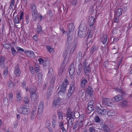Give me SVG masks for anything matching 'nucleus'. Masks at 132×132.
<instances>
[{
    "instance_id": "30",
    "label": "nucleus",
    "mask_w": 132,
    "mask_h": 132,
    "mask_svg": "<svg viewBox=\"0 0 132 132\" xmlns=\"http://www.w3.org/2000/svg\"><path fill=\"white\" fill-rule=\"evenodd\" d=\"M101 126L102 129L104 130L105 132H110V130L109 128L104 123L102 124Z\"/></svg>"
},
{
    "instance_id": "17",
    "label": "nucleus",
    "mask_w": 132,
    "mask_h": 132,
    "mask_svg": "<svg viewBox=\"0 0 132 132\" xmlns=\"http://www.w3.org/2000/svg\"><path fill=\"white\" fill-rule=\"evenodd\" d=\"M75 115V113L72 111H71L70 110L68 109L67 113V119L68 118H71L73 117Z\"/></svg>"
},
{
    "instance_id": "41",
    "label": "nucleus",
    "mask_w": 132,
    "mask_h": 132,
    "mask_svg": "<svg viewBox=\"0 0 132 132\" xmlns=\"http://www.w3.org/2000/svg\"><path fill=\"white\" fill-rule=\"evenodd\" d=\"M82 58V53L81 52H78L77 57L76 58V60L78 61L79 62L81 60Z\"/></svg>"
},
{
    "instance_id": "61",
    "label": "nucleus",
    "mask_w": 132,
    "mask_h": 132,
    "mask_svg": "<svg viewBox=\"0 0 132 132\" xmlns=\"http://www.w3.org/2000/svg\"><path fill=\"white\" fill-rule=\"evenodd\" d=\"M119 16H116L115 15H114V22H117L119 21Z\"/></svg>"
},
{
    "instance_id": "42",
    "label": "nucleus",
    "mask_w": 132,
    "mask_h": 132,
    "mask_svg": "<svg viewBox=\"0 0 132 132\" xmlns=\"http://www.w3.org/2000/svg\"><path fill=\"white\" fill-rule=\"evenodd\" d=\"M51 123L49 122H47L46 124V126L48 128L50 132H52V128L50 127Z\"/></svg>"
},
{
    "instance_id": "37",
    "label": "nucleus",
    "mask_w": 132,
    "mask_h": 132,
    "mask_svg": "<svg viewBox=\"0 0 132 132\" xmlns=\"http://www.w3.org/2000/svg\"><path fill=\"white\" fill-rule=\"evenodd\" d=\"M43 77V75L42 72H40L37 75V79L38 82H40L41 81Z\"/></svg>"
},
{
    "instance_id": "6",
    "label": "nucleus",
    "mask_w": 132,
    "mask_h": 132,
    "mask_svg": "<svg viewBox=\"0 0 132 132\" xmlns=\"http://www.w3.org/2000/svg\"><path fill=\"white\" fill-rule=\"evenodd\" d=\"M94 18L93 16H90L88 17V20L90 23L89 27L90 30H95V27L93 26L94 23Z\"/></svg>"
},
{
    "instance_id": "63",
    "label": "nucleus",
    "mask_w": 132,
    "mask_h": 132,
    "mask_svg": "<svg viewBox=\"0 0 132 132\" xmlns=\"http://www.w3.org/2000/svg\"><path fill=\"white\" fill-rule=\"evenodd\" d=\"M16 49L18 51L20 52H21V51L23 52L24 51L23 49L19 47H17Z\"/></svg>"
},
{
    "instance_id": "21",
    "label": "nucleus",
    "mask_w": 132,
    "mask_h": 132,
    "mask_svg": "<svg viewBox=\"0 0 132 132\" xmlns=\"http://www.w3.org/2000/svg\"><path fill=\"white\" fill-rule=\"evenodd\" d=\"M5 58L4 56H0V65L2 68H3L5 67L4 62Z\"/></svg>"
},
{
    "instance_id": "28",
    "label": "nucleus",
    "mask_w": 132,
    "mask_h": 132,
    "mask_svg": "<svg viewBox=\"0 0 132 132\" xmlns=\"http://www.w3.org/2000/svg\"><path fill=\"white\" fill-rule=\"evenodd\" d=\"M86 110L88 113H90L94 110L93 105L91 104H89L87 107Z\"/></svg>"
},
{
    "instance_id": "3",
    "label": "nucleus",
    "mask_w": 132,
    "mask_h": 132,
    "mask_svg": "<svg viewBox=\"0 0 132 132\" xmlns=\"http://www.w3.org/2000/svg\"><path fill=\"white\" fill-rule=\"evenodd\" d=\"M87 63L86 62H84L83 67L85 74L86 76H89L91 71V69L89 67V65H87Z\"/></svg>"
},
{
    "instance_id": "39",
    "label": "nucleus",
    "mask_w": 132,
    "mask_h": 132,
    "mask_svg": "<svg viewBox=\"0 0 132 132\" xmlns=\"http://www.w3.org/2000/svg\"><path fill=\"white\" fill-rule=\"evenodd\" d=\"M66 87L64 86H62V85H61L60 87V89H61V90L60 91L58 92V94L60 95V94H62L63 95L64 94V91L65 90Z\"/></svg>"
},
{
    "instance_id": "22",
    "label": "nucleus",
    "mask_w": 132,
    "mask_h": 132,
    "mask_svg": "<svg viewBox=\"0 0 132 132\" xmlns=\"http://www.w3.org/2000/svg\"><path fill=\"white\" fill-rule=\"evenodd\" d=\"M51 79L50 83V87L52 88H53L54 85V82L56 76L53 75Z\"/></svg>"
},
{
    "instance_id": "16",
    "label": "nucleus",
    "mask_w": 132,
    "mask_h": 132,
    "mask_svg": "<svg viewBox=\"0 0 132 132\" xmlns=\"http://www.w3.org/2000/svg\"><path fill=\"white\" fill-rule=\"evenodd\" d=\"M123 99L122 95H118L112 98V100L114 102H118Z\"/></svg>"
},
{
    "instance_id": "49",
    "label": "nucleus",
    "mask_w": 132,
    "mask_h": 132,
    "mask_svg": "<svg viewBox=\"0 0 132 132\" xmlns=\"http://www.w3.org/2000/svg\"><path fill=\"white\" fill-rule=\"evenodd\" d=\"M9 101H12L13 100V94L12 93L10 92L9 94Z\"/></svg>"
},
{
    "instance_id": "15",
    "label": "nucleus",
    "mask_w": 132,
    "mask_h": 132,
    "mask_svg": "<svg viewBox=\"0 0 132 132\" xmlns=\"http://www.w3.org/2000/svg\"><path fill=\"white\" fill-rule=\"evenodd\" d=\"M106 111V109L102 110L100 108H98L97 110L98 114L101 116L106 115L107 114Z\"/></svg>"
},
{
    "instance_id": "1",
    "label": "nucleus",
    "mask_w": 132,
    "mask_h": 132,
    "mask_svg": "<svg viewBox=\"0 0 132 132\" xmlns=\"http://www.w3.org/2000/svg\"><path fill=\"white\" fill-rule=\"evenodd\" d=\"M31 8L32 18L34 20L36 21L37 20V17L38 16L36 6L35 4H32L31 6Z\"/></svg>"
},
{
    "instance_id": "9",
    "label": "nucleus",
    "mask_w": 132,
    "mask_h": 132,
    "mask_svg": "<svg viewBox=\"0 0 132 132\" xmlns=\"http://www.w3.org/2000/svg\"><path fill=\"white\" fill-rule=\"evenodd\" d=\"M62 103L63 100L59 97L55 98L53 101V104L55 106L60 105Z\"/></svg>"
},
{
    "instance_id": "25",
    "label": "nucleus",
    "mask_w": 132,
    "mask_h": 132,
    "mask_svg": "<svg viewBox=\"0 0 132 132\" xmlns=\"http://www.w3.org/2000/svg\"><path fill=\"white\" fill-rule=\"evenodd\" d=\"M122 10L121 8L117 9L114 15L116 16H120L122 14Z\"/></svg>"
},
{
    "instance_id": "57",
    "label": "nucleus",
    "mask_w": 132,
    "mask_h": 132,
    "mask_svg": "<svg viewBox=\"0 0 132 132\" xmlns=\"http://www.w3.org/2000/svg\"><path fill=\"white\" fill-rule=\"evenodd\" d=\"M67 82V80L65 79L64 81L63 82L62 84L61 85L62 86H64L65 87H66L68 84Z\"/></svg>"
},
{
    "instance_id": "55",
    "label": "nucleus",
    "mask_w": 132,
    "mask_h": 132,
    "mask_svg": "<svg viewBox=\"0 0 132 132\" xmlns=\"http://www.w3.org/2000/svg\"><path fill=\"white\" fill-rule=\"evenodd\" d=\"M74 85H72L70 86V88L68 90L69 91L71 92H73L74 90Z\"/></svg>"
},
{
    "instance_id": "18",
    "label": "nucleus",
    "mask_w": 132,
    "mask_h": 132,
    "mask_svg": "<svg viewBox=\"0 0 132 132\" xmlns=\"http://www.w3.org/2000/svg\"><path fill=\"white\" fill-rule=\"evenodd\" d=\"M68 28L69 31V32L73 33L75 28L74 26L73 23H69L68 26Z\"/></svg>"
},
{
    "instance_id": "51",
    "label": "nucleus",
    "mask_w": 132,
    "mask_h": 132,
    "mask_svg": "<svg viewBox=\"0 0 132 132\" xmlns=\"http://www.w3.org/2000/svg\"><path fill=\"white\" fill-rule=\"evenodd\" d=\"M12 53L13 56L17 54V52L14 47H12L11 48Z\"/></svg>"
},
{
    "instance_id": "27",
    "label": "nucleus",
    "mask_w": 132,
    "mask_h": 132,
    "mask_svg": "<svg viewBox=\"0 0 132 132\" xmlns=\"http://www.w3.org/2000/svg\"><path fill=\"white\" fill-rule=\"evenodd\" d=\"M95 8L94 9V7H91L90 9H89V12L90 13V14H93L94 15H96L97 13V12H98V11H96V10H95Z\"/></svg>"
},
{
    "instance_id": "2",
    "label": "nucleus",
    "mask_w": 132,
    "mask_h": 132,
    "mask_svg": "<svg viewBox=\"0 0 132 132\" xmlns=\"http://www.w3.org/2000/svg\"><path fill=\"white\" fill-rule=\"evenodd\" d=\"M18 112L25 115H28L30 113V110L29 108L21 107L18 109Z\"/></svg>"
},
{
    "instance_id": "48",
    "label": "nucleus",
    "mask_w": 132,
    "mask_h": 132,
    "mask_svg": "<svg viewBox=\"0 0 132 132\" xmlns=\"http://www.w3.org/2000/svg\"><path fill=\"white\" fill-rule=\"evenodd\" d=\"M24 103L26 104H28L29 102V98L26 96H24L23 99Z\"/></svg>"
},
{
    "instance_id": "32",
    "label": "nucleus",
    "mask_w": 132,
    "mask_h": 132,
    "mask_svg": "<svg viewBox=\"0 0 132 132\" xmlns=\"http://www.w3.org/2000/svg\"><path fill=\"white\" fill-rule=\"evenodd\" d=\"M108 35H104L101 38V41L103 44L105 43L107 40Z\"/></svg>"
},
{
    "instance_id": "31",
    "label": "nucleus",
    "mask_w": 132,
    "mask_h": 132,
    "mask_svg": "<svg viewBox=\"0 0 132 132\" xmlns=\"http://www.w3.org/2000/svg\"><path fill=\"white\" fill-rule=\"evenodd\" d=\"M86 93L91 96L93 93V90L90 87H88L86 91Z\"/></svg>"
},
{
    "instance_id": "35",
    "label": "nucleus",
    "mask_w": 132,
    "mask_h": 132,
    "mask_svg": "<svg viewBox=\"0 0 132 132\" xmlns=\"http://www.w3.org/2000/svg\"><path fill=\"white\" fill-rule=\"evenodd\" d=\"M53 69L52 68H50L48 69V72L47 74L48 77L49 78H51L53 76Z\"/></svg>"
},
{
    "instance_id": "50",
    "label": "nucleus",
    "mask_w": 132,
    "mask_h": 132,
    "mask_svg": "<svg viewBox=\"0 0 132 132\" xmlns=\"http://www.w3.org/2000/svg\"><path fill=\"white\" fill-rule=\"evenodd\" d=\"M44 103L42 102H41L38 105V109L43 110Z\"/></svg>"
},
{
    "instance_id": "5",
    "label": "nucleus",
    "mask_w": 132,
    "mask_h": 132,
    "mask_svg": "<svg viewBox=\"0 0 132 132\" xmlns=\"http://www.w3.org/2000/svg\"><path fill=\"white\" fill-rule=\"evenodd\" d=\"M94 31L95 30H90V32L87 38L86 41L87 44H89L93 42V39L92 37L94 32Z\"/></svg>"
},
{
    "instance_id": "45",
    "label": "nucleus",
    "mask_w": 132,
    "mask_h": 132,
    "mask_svg": "<svg viewBox=\"0 0 132 132\" xmlns=\"http://www.w3.org/2000/svg\"><path fill=\"white\" fill-rule=\"evenodd\" d=\"M98 48V46H94L92 47L91 48V50L90 51L91 53L93 54L94 52L96 51Z\"/></svg>"
},
{
    "instance_id": "12",
    "label": "nucleus",
    "mask_w": 132,
    "mask_h": 132,
    "mask_svg": "<svg viewBox=\"0 0 132 132\" xmlns=\"http://www.w3.org/2000/svg\"><path fill=\"white\" fill-rule=\"evenodd\" d=\"M69 73L71 78L73 77L75 75V68L73 64L71 65L70 66L69 70Z\"/></svg>"
},
{
    "instance_id": "46",
    "label": "nucleus",
    "mask_w": 132,
    "mask_h": 132,
    "mask_svg": "<svg viewBox=\"0 0 132 132\" xmlns=\"http://www.w3.org/2000/svg\"><path fill=\"white\" fill-rule=\"evenodd\" d=\"M76 47V44L75 43H72L71 46V52L73 53L75 50Z\"/></svg>"
},
{
    "instance_id": "19",
    "label": "nucleus",
    "mask_w": 132,
    "mask_h": 132,
    "mask_svg": "<svg viewBox=\"0 0 132 132\" xmlns=\"http://www.w3.org/2000/svg\"><path fill=\"white\" fill-rule=\"evenodd\" d=\"M117 113V111L115 110H111L107 112V114L109 116H114Z\"/></svg>"
},
{
    "instance_id": "14",
    "label": "nucleus",
    "mask_w": 132,
    "mask_h": 132,
    "mask_svg": "<svg viewBox=\"0 0 132 132\" xmlns=\"http://www.w3.org/2000/svg\"><path fill=\"white\" fill-rule=\"evenodd\" d=\"M14 73L16 76L19 77L21 75V71L19 69L18 66L17 65L15 67L14 71Z\"/></svg>"
},
{
    "instance_id": "26",
    "label": "nucleus",
    "mask_w": 132,
    "mask_h": 132,
    "mask_svg": "<svg viewBox=\"0 0 132 132\" xmlns=\"http://www.w3.org/2000/svg\"><path fill=\"white\" fill-rule=\"evenodd\" d=\"M16 98L17 101L18 102H20L22 100V98L20 91H18L16 93Z\"/></svg>"
},
{
    "instance_id": "8",
    "label": "nucleus",
    "mask_w": 132,
    "mask_h": 132,
    "mask_svg": "<svg viewBox=\"0 0 132 132\" xmlns=\"http://www.w3.org/2000/svg\"><path fill=\"white\" fill-rule=\"evenodd\" d=\"M65 62L63 63L62 64L60 67V69L59 70L58 73V75L59 76H61L63 72L65 70V66L66 64Z\"/></svg>"
},
{
    "instance_id": "29",
    "label": "nucleus",
    "mask_w": 132,
    "mask_h": 132,
    "mask_svg": "<svg viewBox=\"0 0 132 132\" xmlns=\"http://www.w3.org/2000/svg\"><path fill=\"white\" fill-rule=\"evenodd\" d=\"M53 88H52L50 87L48 88L47 91V96L48 98H49L51 97V95L53 92Z\"/></svg>"
},
{
    "instance_id": "7",
    "label": "nucleus",
    "mask_w": 132,
    "mask_h": 132,
    "mask_svg": "<svg viewBox=\"0 0 132 132\" xmlns=\"http://www.w3.org/2000/svg\"><path fill=\"white\" fill-rule=\"evenodd\" d=\"M73 33L68 32L67 33V43L66 44L67 46H68L70 45L73 39Z\"/></svg>"
},
{
    "instance_id": "13",
    "label": "nucleus",
    "mask_w": 132,
    "mask_h": 132,
    "mask_svg": "<svg viewBox=\"0 0 132 132\" xmlns=\"http://www.w3.org/2000/svg\"><path fill=\"white\" fill-rule=\"evenodd\" d=\"M114 102L112 100V98L111 99L110 98H106L104 99V103L105 105L111 106V104Z\"/></svg>"
},
{
    "instance_id": "59",
    "label": "nucleus",
    "mask_w": 132,
    "mask_h": 132,
    "mask_svg": "<svg viewBox=\"0 0 132 132\" xmlns=\"http://www.w3.org/2000/svg\"><path fill=\"white\" fill-rule=\"evenodd\" d=\"M4 47L6 49H8L10 48V45L8 43H5L3 45Z\"/></svg>"
},
{
    "instance_id": "56",
    "label": "nucleus",
    "mask_w": 132,
    "mask_h": 132,
    "mask_svg": "<svg viewBox=\"0 0 132 132\" xmlns=\"http://www.w3.org/2000/svg\"><path fill=\"white\" fill-rule=\"evenodd\" d=\"M35 70L36 73L38 72L39 71V66L36 64L35 65Z\"/></svg>"
},
{
    "instance_id": "64",
    "label": "nucleus",
    "mask_w": 132,
    "mask_h": 132,
    "mask_svg": "<svg viewBox=\"0 0 132 132\" xmlns=\"http://www.w3.org/2000/svg\"><path fill=\"white\" fill-rule=\"evenodd\" d=\"M89 132H95V130L94 127H90L89 129Z\"/></svg>"
},
{
    "instance_id": "4",
    "label": "nucleus",
    "mask_w": 132,
    "mask_h": 132,
    "mask_svg": "<svg viewBox=\"0 0 132 132\" xmlns=\"http://www.w3.org/2000/svg\"><path fill=\"white\" fill-rule=\"evenodd\" d=\"M29 91L31 100L34 101L36 100L37 97L36 90L33 88H31L30 89Z\"/></svg>"
},
{
    "instance_id": "44",
    "label": "nucleus",
    "mask_w": 132,
    "mask_h": 132,
    "mask_svg": "<svg viewBox=\"0 0 132 132\" xmlns=\"http://www.w3.org/2000/svg\"><path fill=\"white\" fill-rule=\"evenodd\" d=\"M69 119H67L68 120V124L67 125L68 126L72 125V124L73 122V118H69Z\"/></svg>"
},
{
    "instance_id": "62",
    "label": "nucleus",
    "mask_w": 132,
    "mask_h": 132,
    "mask_svg": "<svg viewBox=\"0 0 132 132\" xmlns=\"http://www.w3.org/2000/svg\"><path fill=\"white\" fill-rule=\"evenodd\" d=\"M15 3V1H11V3L10 4V6L11 8L12 9L13 8V6H14V4Z\"/></svg>"
},
{
    "instance_id": "40",
    "label": "nucleus",
    "mask_w": 132,
    "mask_h": 132,
    "mask_svg": "<svg viewBox=\"0 0 132 132\" xmlns=\"http://www.w3.org/2000/svg\"><path fill=\"white\" fill-rule=\"evenodd\" d=\"M52 124L53 128H55L57 126V121L55 118H53L52 119Z\"/></svg>"
},
{
    "instance_id": "52",
    "label": "nucleus",
    "mask_w": 132,
    "mask_h": 132,
    "mask_svg": "<svg viewBox=\"0 0 132 132\" xmlns=\"http://www.w3.org/2000/svg\"><path fill=\"white\" fill-rule=\"evenodd\" d=\"M8 67L7 66H6L3 72L4 75L5 76H6L8 74Z\"/></svg>"
},
{
    "instance_id": "58",
    "label": "nucleus",
    "mask_w": 132,
    "mask_h": 132,
    "mask_svg": "<svg viewBox=\"0 0 132 132\" xmlns=\"http://www.w3.org/2000/svg\"><path fill=\"white\" fill-rule=\"evenodd\" d=\"M30 72L32 74L34 73L35 71V69H34L33 67L32 66H30Z\"/></svg>"
},
{
    "instance_id": "23",
    "label": "nucleus",
    "mask_w": 132,
    "mask_h": 132,
    "mask_svg": "<svg viewBox=\"0 0 132 132\" xmlns=\"http://www.w3.org/2000/svg\"><path fill=\"white\" fill-rule=\"evenodd\" d=\"M36 112V109L35 108H33L30 115L31 119H34L35 117Z\"/></svg>"
},
{
    "instance_id": "38",
    "label": "nucleus",
    "mask_w": 132,
    "mask_h": 132,
    "mask_svg": "<svg viewBox=\"0 0 132 132\" xmlns=\"http://www.w3.org/2000/svg\"><path fill=\"white\" fill-rule=\"evenodd\" d=\"M87 82V80L85 78H82L81 83V87L82 88H84L85 85Z\"/></svg>"
},
{
    "instance_id": "53",
    "label": "nucleus",
    "mask_w": 132,
    "mask_h": 132,
    "mask_svg": "<svg viewBox=\"0 0 132 132\" xmlns=\"http://www.w3.org/2000/svg\"><path fill=\"white\" fill-rule=\"evenodd\" d=\"M14 22L15 24H18L19 23V18L18 16H15L14 19Z\"/></svg>"
},
{
    "instance_id": "47",
    "label": "nucleus",
    "mask_w": 132,
    "mask_h": 132,
    "mask_svg": "<svg viewBox=\"0 0 132 132\" xmlns=\"http://www.w3.org/2000/svg\"><path fill=\"white\" fill-rule=\"evenodd\" d=\"M82 70V66L81 64H80L78 65V68L77 71V74L79 75L81 73Z\"/></svg>"
},
{
    "instance_id": "33",
    "label": "nucleus",
    "mask_w": 132,
    "mask_h": 132,
    "mask_svg": "<svg viewBox=\"0 0 132 132\" xmlns=\"http://www.w3.org/2000/svg\"><path fill=\"white\" fill-rule=\"evenodd\" d=\"M86 32L83 31L82 30H79L78 32V36L81 38L84 37L85 35Z\"/></svg>"
},
{
    "instance_id": "24",
    "label": "nucleus",
    "mask_w": 132,
    "mask_h": 132,
    "mask_svg": "<svg viewBox=\"0 0 132 132\" xmlns=\"http://www.w3.org/2000/svg\"><path fill=\"white\" fill-rule=\"evenodd\" d=\"M86 24L84 23H81L80 26L79 30L86 32Z\"/></svg>"
},
{
    "instance_id": "34",
    "label": "nucleus",
    "mask_w": 132,
    "mask_h": 132,
    "mask_svg": "<svg viewBox=\"0 0 132 132\" xmlns=\"http://www.w3.org/2000/svg\"><path fill=\"white\" fill-rule=\"evenodd\" d=\"M43 110L38 109L37 116L38 119H40L42 116Z\"/></svg>"
},
{
    "instance_id": "20",
    "label": "nucleus",
    "mask_w": 132,
    "mask_h": 132,
    "mask_svg": "<svg viewBox=\"0 0 132 132\" xmlns=\"http://www.w3.org/2000/svg\"><path fill=\"white\" fill-rule=\"evenodd\" d=\"M25 53L29 57L33 58L35 57L34 53L32 51L27 50L26 51Z\"/></svg>"
},
{
    "instance_id": "43",
    "label": "nucleus",
    "mask_w": 132,
    "mask_h": 132,
    "mask_svg": "<svg viewBox=\"0 0 132 132\" xmlns=\"http://www.w3.org/2000/svg\"><path fill=\"white\" fill-rule=\"evenodd\" d=\"M59 117V122H61L63 120V115L62 113L60 112H58Z\"/></svg>"
},
{
    "instance_id": "11",
    "label": "nucleus",
    "mask_w": 132,
    "mask_h": 132,
    "mask_svg": "<svg viewBox=\"0 0 132 132\" xmlns=\"http://www.w3.org/2000/svg\"><path fill=\"white\" fill-rule=\"evenodd\" d=\"M83 126V123L81 122H80L79 121H77L74 126L73 129V130H78L79 129L81 128L82 129V127Z\"/></svg>"
},
{
    "instance_id": "36",
    "label": "nucleus",
    "mask_w": 132,
    "mask_h": 132,
    "mask_svg": "<svg viewBox=\"0 0 132 132\" xmlns=\"http://www.w3.org/2000/svg\"><path fill=\"white\" fill-rule=\"evenodd\" d=\"M37 32L38 34H42L43 31L42 30L41 27L39 24H37V27L36 29Z\"/></svg>"
},
{
    "instance_id": "54",
    "label": "nucleus",
    "mask_w": 132,
    "mask_h": 132,
    "mask_svg": "<svg viewBox=\"0 0 132 132\" xmlns=\"http://www.w3.org/2000/svg\"><path fill=\"white\" fill-rule=\"evenodd\" d=\"M38 61L39 62V64H42L43 65H44V63H45V61L42 58H39Z\"/></svg>"
},
{
    "instance_id": "60",
    "label": "nucleus",
    "mask_w": 132,
    "mask_h": 132,
    "mask_svg": "<svg viewBox=\"0 0 132 132\" xmlns=\"http://www.w3.org/2000/svg\"><path fill=\"white\" fill-rule=\"evenodd\" d=\"M122 103L123 106H127L128 105V102L126 100L123 101Z\"/></svg>"
},
{
    "instance_id": "10",
    "label": "nucleus",
    "mask_w": 132,
    "mask_h": 132,
    "mask_svg": "<svg viewBox=\"0 0 132 132\" xmlns=\"http://www.w3.org/2000/svg\"><path fill=\"white\" fill-rule=\"evenodd\" d=\"M69 48H67L64 51L63 54V57L64 58V60L63 61V62H65L66 63H67L69 59L68 57H67V55L69 53Z\"/></svg>"
}]
</instances>
